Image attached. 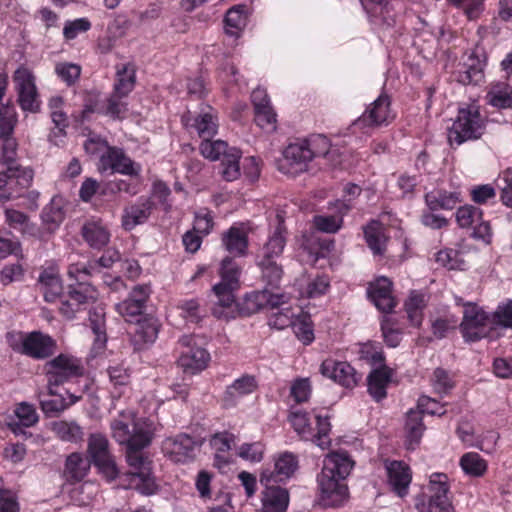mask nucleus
I'll return each instance as SVG.
<instances>
[{"label":"nucleus","mask_w":512,"mask_h":512,"mask_svg":"<svg viewBox=\"0 0 512 512\" xmlns=\"http://www.w3.org/2000/svg\"><path fill=\"white\" fill-rule=\"evenodd\" d=\"M354 462L346 453H331L323 461L318 484L321 500L326 506H339L348 496L345 479L350 474Z\"/></svg>","instance_id":"nucleus-1"},{"label":"nucleus","mask_w":512,"mask_h":512,"mask_svg":"<svg viewBox=\"0 0 512 512\" xmlns=\"http://www.w3.org/2000/svg\"><path fill=\"white\" fill-rule=\"evenodd\" d=\"M89 325L94 334L92 352L100 354L106 347L107 335L105 329V313L103 309H94L89 312Z\"/></svg>","instance_id":"nucleus-29"},{"label":"nucleus","mask_w":512,"mask_h":512,"mask_svg":"<svg viewBox=\"0 0 512 512\" xmlns=\"http://www.w3.org/2000/svg\"><path fill=\"white\" fill-rule=\"evenodd\" d=\"M38 286L46 302L56 301L63 292V285L59 273L48 268L43 270L38 278Z\"/></svg>","instance_id":"nucleus-24"},{"label":"nucleus","mask_w":512,"mask_h":512,"mask_svg":"<svg viewBox=\"0 0 512 512\" xmlns=\"http://www.w3.org/2000/svg\"><path fill=\"white\" fill-rule=\"evenodd\" d=\"M14 412L19 422L9 423V427L15 434L23 433L22 427H32L39 421L35 407L27 402L18 404Z\"/></svg>","instance_id":"nucleus-33"},{"label":"nucleus","mask_w":512,"mask_h":512,"mask_svg":"<svg viewBox=\"0 0 512 512\" xmlns=\"http://www.w3.org/2000/svg\"><path fill=\"white\" fill-rule=\"evenodd\" d=\"M297 466L296 457L291 453L285 452L276 458L273 470H263L260 476V483L262 485H269L287 480L294 474Z\"/></svg>","instance_id":"nucleus-18"},{"label":"nucleus","mask_w":512,"mask_h":512,"mask_svg":"<svg viewBox=\"0 0 512 512\" xmlns=\"http://www.w3.org/2000/svg\"><path fill=\"white\" fill-rule=\"evenodd\" d=\"M126 458L132 471L128 473L130 486L145 495L153 494L156 484L151 473V461L142 450L126 449Z\"/></svg>","instance_id":"nucleus-5"},{"label":"nucleus","mask_w":512,"mask_h":512,"mask_svg":"<svg viewBox=\"0 0 512 512\" xmlns=\"http://www.w3.org/2000/svg\"><path fill=\"white\" fill-rule=\"evenodd\" d=\"M394 118L389 97L380 95L352 125L364 133H369L371 130L389 125Z\"/></svg>","instance_id":"nucleus-6"},{"label":"nucleus","mask_w":512,"mask_h":512,"mask_svg":"<svg viewBox=\"0 0 512 512\" xmlns=\"http://www.w3.org/2000/svg\"><path fill=\"white\" fill-rule=\"evenodd\" d=\"M12 79L18 96L17 101L22 110L38 112L40 101L32 71L25 66H20L15 70Z\"/></svg>","instance_id":"nucleus-10"},{"label":"nucleus","mask_w":512,"mask_h":512,"mask_svg":"<svg viewBox=\"0 0 512 512\" xmlns=\"http://www.w3.org/2000/svg\"><path fill=\"white\" fill-rule=\"evenodd\" d=\"M88 454L92 463L99 471L112 481L118 476V469L114 457L110 453L109 441L106 436L100 433H93L88 438Z\"/></svg>","instance_id":"nucleus-7"},{"label":"nucleus","mask_w":512,"mask_h":512,"mask_svg":"<svg viewBox=\"0 0 512 512\" xmlns=\"http://www.w3.org/2000/svg\"><path fill=\"white\" fill-rule=\"evenodd\" d=\"M369 296L375 306L384 313H389L396 305L392 296V282L386 277L378 278L368 289Z\"/></svg>","instance_id":"nucleus-21"},{"label":"nucleus","mask_w":512,"mask_h":512,"mask_svg":"<svg viewBox=\"0 0 512 512\" xmlns=\"http://www.w3.org/2000/svg\"><path fill=\"white\" fill-rule=\"evenodd\" d=\"M482 212L479 208L471 205L460 207L456 212V220L460 227H472L481 220Z\"/></svg>","instance_id":"nucleus-59"},{"label":"nucleus","mask_w":512,"mask_h":512,"mask_svg":"<svg viewBox=\"0 0 512 512\" xmlns=\"http://www.w3.org/2000/svg\"><path fill=\"white\" fill-rule=\"evenodd\" d=\"M309 150L312 153V159L315 157L326 156L330 149L329 139L322 135L316 134L305 139Z\"/></svg>","instance_id":"nucleus-63"},{"label":"nucleus","mask_w":512,"mask_h":512,"mask_svg":"<svg viewBox=\"0 0 512 512\" xmlns=\"http://www.w3.org/2000/svg\"><path fill=\"white\" fill-rule=\"evenodd\" d=\"M257 387L256 380L251 375H244L236 379L230 386L227 387L223 401L226 406H233L237 399L244 395L252 393Z\"/></svg>","instance_id":"nucleus-30"},{"label":"nucleus","mask_w":512,"mask_h":512,"mask_svg":"<svg viewBox=\"0 0 512 512\" xmlns=\"http://www.w3.org/2000/svg\"><path fill=\"white\" fill-rule=\"evenodd\" d=\"M55 73L66 85L71 86L79 79L81 67L74 63L61 62L56 64Z\"/></svg>","instance_id":"nucleus-57"},{"label":"nucleus","mask_w":512,"mask_h":512,"mask_svg":"<svg viewBox=\"0 0 512 512\" xmlns=\"http://www.w3.org/2000/svg\"><path fill=\"white\" fill-rule=\"evenodd\" d=\"M431 383L434 391L440 395L447 394L454 387L450 373L443 368L435 369Z\"/></svg>","instance_id":"nucleus-58"},{"label":"nucleus","mask_w":512,"mask_h":512,"mask_svg":"<svg viewBox=\"0 0 512 512\" xmlns=\"http://www.w3.org/2000/svg\"><path fill=\"white\" fill-rule=\"evenodd\" d=\"M33 179V171L23 166H8L0 172V202H6L21 195Z\"/></svg>","instance_id":"nucleus-9"},{"label":"nucleus","mask_w":512,"mask_h":512,"mask_svg":"<svg viewBox=\"0 0 512 512\" xmlns=\"http://www.w3.org/2000/svg\"><path fill=\"white\" fill-rule=\"evenodd\" d=\"M11 347L24 355L34 359H45L54 354L55 340L49 335L39 331H33L21 337L19 344H11Z\"/></svg>","instance_id":"nucleus-11"},{"label":"nucleus","mask_w":512,"mask_h":512,"mask_svg":"<svg viewBox=\"0 0 512 512\" xmlns=\"http://www.w3.org/2000/svg\"><path fill=\"white\" fill-rule=\"evenodd\" d=\"M391 380V371L383 366L373 370L368 378V392L374 400L380 401L387 395L386 388Z\"/></svg>","instance_id":"nucleus-31"},{"label":"nucleus","mask_w":512,"mask_h":512,"mask_svg":"<svg viewBox=\"0 0 512 512\" xmlns=\"http://www.w3.org/2000/svg\"><path fill=\"white\" fill-rule=\"evenodd\" d=\"M152 437L151 427L146 421L132 420V434L127 448L143 450L150 445Z\"/></svg>","instance_id":"nucleus-36"},{"label":"nucleus","mask_w":512,"mask_h":512,"mask_svg":"<svg viewBox=\"0 0 512 512\" xmlns=\"http://www.w3.org/2000/svg\"><path fill=\"white\" fill-rule=\"evenodd\" d=\"M388 482L398 496L404 497L411 483V472L407 465L400 461H391L386 465Z\"/></svg>","instance_id":"nucleus-22"},{"label":"nucleus","mask_w":512,"mask_h":512,"mask_svg":"<svg viewBox=\"0 0 512 512\" xmlns=\"http://www.w3.org/2000/svg\"><path fill=\"white\" fill-rule=\"evenodd\" d=\"M154 209V202L149 197L141 196L123 209L121 217L122 227L126 231L133 230L136 226L148 221Z\"/></svg>","instance_id":"nucleus-17"},{"label":"nucleus","mask_w":512,"mask_h":512,"mask_svg":"<svg viewBox=\"0 0 512 512\" xmlns=\"http://www.w3.org/2000/svg\"><path fill=\"white\" fill-rule=\"evenodd\" d=\"M90 469V461L80 453L70 454L65 463V474L73 481H81Z\"/></svg>","instance_id":"nucleus-41"},{"label":"nucleus","mask_w":512,"mask_h":512,"mask_svg":"<svg viewBox=\"0 0 512 512\" xmlns=\"http://www.w3.org/2000/svg\"><path fill=\"white\" fill-rule=\"evenodd\" d=\"M415 507L418 512H452L453 509L449 498L431 495L417 497Z\"/></svg>","instance_id":"nucleus-42"},{"label":"nucleus","mask_w":512,"mask_h":512,"mask_svg":"<svg viewBox=\"0 0 512 512\" xmlns=\"http://www.w3.org/2000/svg\"><path fill=\"white\" fill-rule=\"evenodd\" d=\"M200 444L188 434H179L164 442V450L175 463H187L196 456Z\"/></svg>","instance_id":"nucleus-15"},{"label":"nucleus","mask_w":512,"mask_h":512,"mask_svg":"<svg viewBox=\"0 0 512 512\" xmlns=\"http://www.w3.org/2000/svg\"><path fill=\"white\" fill-rule=\"evenodd\" d=\"M135 85V69L131 64H124L117 69V81L114 85V94L127 96Z\"/></svg>","instance_id":"nucleus-46"},{"label":"nucleus","mask_w":512,"mask_h":512,"mask_svg":"<svg viewBox=\"0 0 512 512\" xmlns=\"http://www.w3.org/2000/svg\"><path fill=\"white\" fill-rule=\"evenodd\" d=\"M159 332V324L157 319L153 317H144L136 321L135 337L143 343H153Z\"/></svg>","instance_id":"nucleus-47"},{"label":"nucleus","mask_w":512,"mask_h":512,"mask_svg":"<svg viewBox=\"0 0 512 512\" xmlns=\"http://www.w3.org/2000/svg\"><path fill=\"white\" fill-rule=\"evenodd\" d=\"M223 245L226 250L235 255H245L248 247V239L246 234L239 228L231 227L222 238Z\"/></svg>","instance_id":"nucleus-37"},{"label":"nucleus","mask_w":512,"mask_h":512,"mask_svg":"<svg viewBox=\"0 0 512 512\" xmlns=\"http://www.w3.org/2000/svg\"><path fill=\"white\" fill-rule=\"evenodd\" d=\"M256 264L261 270L263 282L271 288H277L283 276L282 265L273 260H256Z\"/></svg>","instance_id":"nucleus-43"},{"label":"nucleus","mask_w":512,"mask_h":512,"mask_svg":"<svg viewBox=\"0 0 512 512\" xmlns=\"http://www.w3.org/2000/svg\"><path fill=\"white\" fill-rule=\"evenodd\" d=\"M240 269L236 262L226 257L221 262L220 276L221 281L213 286L218 301L213 308V314L217 318H229L230 314L226 309H230L235 303L233 291L238 287Z\"/></svg>","instance_id":"nucleus-2"},{"label":"nucleus","mask_w":512,"mask_h":512,"mask_svg":"<svg viewBox=\"0 0 512 512\" xmlns=\"http://www.w3.org/2000/svg\"><path fill=\"white\" fill-rule=\"evenodd\" d=\"M338 214L335 215H316L313 218L314 226L324 233H336L342 226L343 215L350 210V205L345 201L335 202Z\"/></svg>","instance_id":"nucleus-27"},{"label":"nucleus","mask_w":512,"mask_h":512,"mask_svg":"<svg viewBox=\"0 0 512 512\" xmlns=\"http://www.w3.org/2000/svg\"><path fill=\"white\" fill-rule=\"evenodd\" d=\"M110 382L114 386L111 392L113 397H120L124 392L122 388H126L130 384V374L128 370L122 366H111L108 369Z\"/></svg>","instance_id":"nucleus-52"},{"label":"nucleus","mask_w":512,"mask_h":512,"mask_svg":"<svg viewBox=\"0 0 512 512\" xmlns=\"http://www.w3.org/2000/svg\"><path fill=\"white\" fill-rule=\"evenodd\" d=\"M316 427L314 428V436L309 440L313 441L317 446L325 449L330 444V439L328 438V434L330 432V423L328 421V417H322L321 415H316Z\"/></svg>","instance_id":"nucleus-56"},{"label":"nucleus","mask_w":512,"mask_h":512,"mask_svg":"<svg viewBox=\"0 0 512 512\" xmlns=\"http://www.w3.org/2000/svg\"><path fill=\"white\" fill-rule=\"evenodd\" d=\"M364 235L368 247L374 254L381 255L385 250L386 238L383 233V227L378 221H371L364 228Z\"/></svg>","instance_id":"nucleus-44"},{"label":"nucleus","mask_w":512,"mask_h":512,"mask_svg":"<svg viewBox=\"0 0 512 512\" xmlns=\"http://www.w3.org/2000/svg\"><path fill=\"white\" fill-rule=\"evenodd\" d=\"M132 420L135 419L131 413H121L119 418L114 419L111 422L110 426L112 430V436L118 443L126 445L128 444L132 434V429H130Z\"/></svg>","instance_id":"nucleus-48"},{"label":"nucleus","mask_w":512,"mask_h":512,"mask_svg":"<svg viewBox=\"0 0 512 512\" xmlns=\"http://www.w3.org/2000/svg\"><path fill=\"white\" fill-rule=\"evenodd\" d=\"M292 328L296 337L304 344H310L314 340L312 323L307 316L296 318Z\"/></svg>","instance_id":"nucleus-61"},{"label":"nucleus","mask_w":512,"mask_h":512,"mask_svg":"<svg viewBox=\"0 0 512 512\" xmlns=\"http://www.w3.org/2000/svg\"><path fill=\"white\" fill-rule=\"evenodd\" d=\"M460 466L466 474L479 477L487 470L486 461L478 454L469 452L460 459Z\"/></svg>","instance_id":"nucleus-51"},{"label":"nucleus","mask_w":512,"mask_h":512,"mask_svg":"<svg viewBox=\"0 0 512 512\" xmlns=\"http://www.w3.org/2000/svg\"><path fill=\"white\" fill-rule=\"evenodd\" d=\"M424 431L422 423V413L419 410H410L407 413L406 419V433H407V447L414 449L419 444Z\"/></svg>","instance_id":"nucleus-40"},{"label":"nucleus","mask_w":512,"mask_h":512,"mask_svg":"<svg viewBox=\"0 0 512 512\" xmlns=\"http://www.w3.org/2000/svg\"><path fill=\"white\" fill-rule=\"evenodd\" d=\"M210 445L216 451V460L226 463V459L222 457L220 453L227 452L235 447L236 438L232 433L229 432L217 433L211 438Z\"/></svg>","instance_id":"nucleus-53"},{"label":"nucleus","mask_w":512,"mask_h":512,"mask_svg":"<svg viewBox=\"0 0 512 512\" xmlns=\"http://www.w3.org/2000/svg\"><path fill=\"white\" fill-rule=\"evenodd\" d=\"M99 169L102 171L111 170L113 173H120L129 176H136L140 173V165L128 157L123 149L112 146L100 156Z\"/></svg>","instance_id":"nucleus-13"},{"label":"nucleus","mask_w":512,"mask_h":512,"mask_svg":"<svg viewBox=\"0 0 512 512\" xmlns=\"http://www.w3.org/2000/svg\"><path fill=\"white\" fill-rule=\"evenodd\" d=\"M500 198L504 205L512 207V170H505L497 180Z\"/></svg>","instance_id":"nucleus-64"},{"label":"nucleus","mask_w":512,"mask_h":512,"mask_svg":"<svg viewBox=\"0 0 512 512\" xmlns=\"http://www.w3.org/2000/svg\"><path fill=\"white\" fill-rule=\"evenodd\" d=\"M52 397V399H47L43 392H39L37 394L40 408L46 417H56L60 415L63 411L81 399V396L68 393L69 401H67L66 398H64L58 392L57 396Z\"/></svg>","instance_id":"nucleus-25"},{"label":"nucleus","mask_w":512,"mask_h":512,"mask_svg":"<svg viewBox=\"0 0 512 512\" xmlns=\"http://www.w3.org/2000/svg\"><path fill=\"white\" fill-rule=\"evenodd\" d=\"M253 298L257 308H261L265 305L271 308H277L289 302V296L287 294H273L269 293L267 289L257 292Z\"/></svg>","instance_id":"nucleus-55"},{"label":"nucleus","mask_w":512,"mask_h":512,"mask_svg":"<svg viewBox=\"0 0 512 512\" xmlns=\"http://www.w3.org/2000/svg\"><path fill=\"white\" fill-rule=\"evenodd\" d=\"M210 359L209 353L201 347H187L178 359L184 372L195 374L206 368Z\"/></svg>","instance_id":"nucleus-23"},{"label":"nucleus","mask_w":512,"mask_h":512,"mask_svg":"<svg viewBox=\"0 0 512 512\" xmlns=\"http://www.w3.org/2000/svg\"><path fill=\"white\" fill-rule=\"evenodd\" d=\"M65 214L62 209L61 199L53 198L43 209L41 218L50 231L55 230L64 220Z\"/></svg>","instance_id":"nucleus-49"},{"label":"nucleus","mask_w":512,"mask_h":512,"mask_svg":"<svg viewBox=\"0 0 512 512\" xmlns=\"http://www.w3.org/2000/svg\"><path fill=\"white\" fill-rule=\"evenodd\" d=\"M425 201L430 210L453 209L460 202V193L433 190L425 195Z\"/></svg>","instance_id":"nucleus-32"},{"label":"nucleus","mask_w":512,"mask_h":512,"mask_svg":"<svg viewBox=\"0 0 512 512\" xmlns=\"http://www.w3.org/2000/svg\"><path fill=\"white\" fill-rule=\"evenodd\" d=\"M489 316L475 303H466L463 310V319L459 325L463 338L467 342L478 341L488 335Z\"/></svg>","instance_id":"nucleus-8"},{"label":"nucleus","mask_w":512,"mask_h":512,"mask_svg":"<svg viewBox=\"0 0 512 512\" xmlns=\"http://www.w3.org/2000/svg\"><path fill=\"white\" fill-rule=\"evenodd\" d=\"M82 236L93 248H101L109 241V233L99 222H87L82 227Z\"/></svg>","instance_id":"nucleus-39"},{"label":"nucleus","mask_w":512,"mask_h":512,"mask_svg":"<svg viewBox=\"0 0 512 512\" xmlns=\"http://www.w3.org/2000/svg\"><path fill=\"white\" fill-rule=\"evenodd\" d=\"M312 161V153L304 140L289 144L283 152L281 170L284 173L297 175L307 170Z\"/></svg>","instance_id":"nucleus-12"},{"label":"nucleus","mask_w":512,"mask_h":512,"mask_svg":"<svg viewBox=\"0 0 512 512\" xmlns=\"http://www.w3.org/2000/svg\"><path fill=\"white\" fill-rule=\"evenodd\" d=\"M51 430L62 441L76 443L83 439V430L76 421L59 420L51 423Z\"/></svg>","instance_id":"nucleus-35"},{"label":"nucleus","mask_w":512,"mask_h":512,"mask_svg":"<svg viewBox=\"0 0 512 512\" xmlns=\"http://www.w3.org/2000/svg\"><path fill=\"white\" fill-rule=\"evenodd\" d=\"M485 62L471 54L458 72L457 80L464 85H478L484 80Z\"/></svg>","instance_id":"nucleus-28"},{"label":"nucleus","mask_w":512,"mask_h":512,"mask_svg":"<svg viewBox=\"0 0 512 512\" xmlns=\"http://www.w3.org/2000/svg\"><path fill=\"white\" fill-rule=\"evenodd\" d=\"M182 122L186 128L194 129L203 140L211 139L217 133V116L210 105H202L195 118H192L191 113L187 112L182 116Z\"/></svg>","instance_id":"nucleus-14"},{"label":"nucleus","mask_w":512,"mask_h":512,"mask_svg":"<svg viewBox=\"0 0 512 512\" xmlns=\"http://www.w3.org/2000/svg\"><path fill=\"white\" fill-rule=\"evenodd\" d=\"M263 512H285L289 504V494L284 488L274 486L273 483L264 485Z\"/></svg>","instance_id":"nucleus-26"},{"label":"nucleus","mask_w":512,"mask_h":512,"mask_svg":"<svg viewBox=\"0 0 512 512\" xmlns=\"http://www.w3.org/2000/svg\"><path fill=\"white\" fill-rule=\"evenodd\" d=\"M289 420L294 430L305 440L314 436V427L311 426L308 414L303 411H295L290 414Z\"/></svg>","instance_id":"nucleus-54"},{"label":"nucleus","mask_w":512,"mask_h":512,"mask_svg":"<svg viewBox=\"0 0 512 512\" xmlns=\"http://www.w3.org/2000/svg\"><path fill=\"white\" fill-rule=\"evenodd\" d=\"M485 129V121L476 105L460 108L458 116L448 131L450 145H461L465 141L481 137Z\"/></svg>","instance_id":"nucleus-4"},{"label":"nucleus","mask_w":512,"mask_h":512,"mask_svg":"<svg viewBox=\"0 0 512 512\" xmlns=\"http://www.w3.org/2000/svg\"><path fill=\"white\" fill-rule=\"evenodd\" d=\"M320 373L346 388L355 387L360 380L355 369L346 361L326 359L320 366Z\"/></svg>","instance_id":"nucleus-16"},{"label":"nucleus","mask_w":512,"mask_h":512,"mask_svg":"<svg viewBox=\"0 0 512 512\" xmlns=\"http://www.w3.org/2000/svg\"><path fill=\"white\" fill-rule=\"evenodd\" d=\"M427 304L426 295L419 291H412L405 302V309L412 325L419 326L422 322V310Z\"/></svg>","instance_id":"nucleus-45"},{"label":"nucleus","mask_w":512,"mask_h":512,"mask_svg":"<svg viewBox=\"0 0 512 512\" xmlns=\"http://www.w3.org/2000/svg\"><path fill=\"white\" fill-rule=\"evenodd\" d=\"M248 15L245 5H237L230 8L225 17V30L231 36L238 37L246 27Z\"/></svg>","instance_id":"nucleus-34"},{"label":"nucleus","mask_w":512,"mask_h":512,"mask_svg":"<svg viewBox=\"0 0 512 512\" xmlns=\"http://www.w3.org/2000/svg\"><path fill=\"white\" fill-rule=\"evenodd\" d=\"M232 147L228 146L225 141L217 140L211 141L210 139L203 140L200 144L201 154L212 161H221L226 154L230 153Z\"/></svg>","instance_id":"nucleus-50"},{"label":"nucleus","mask_w":512,"mask_h":512,"mask_svg":"<svg viewBox=\"0 0 512 512\" xmlns=\"http://www.w3.org/2000/svg\"><path fill=\"white\" fill-rule=\"evenodd\" d=\"M97 299L96 290L80 282L77 287L69 290V300L62 302L60 312L67 318H73L80 305L94 302Z\"/></svg>","instance_id":"nucleus-20"},{"label":"nucleus","mask_w":512,"mask_h":512,"mask_svg":"<svg viewBox=\"0 0 512 512\" xmlns=\"http://www.w3.org/2000/svg\"><path fill=\"white\" fill-rule=\"evenodd\" d=\"M428 490L431 496L448 498L449 492L448 476L444 473H433L430 476Z\"/></svg>","instance_id":"nucleus-60"},{"label":"nucleus","mask_w":512,"mask_h":512,"mask_svg":"<svg viewBox=\"0 0 512 512\" xmlns=\"http://www.w3.org/2000/svg\"><path fill=\"white\" fill-rule=\"evenodd\" d=\"M286 227L280 220L274 231L268 236L267 241L260 247L256 254V260L278 261L286 246Z\"/></svg>","instance_id":"nucleus-19"},{"label":"nucleus","mask_w":512,"mask_h":512,"mask_svg":"<svg viewBox=\"0 0 512 512\" xmlns=\"http://www.w3.org/2000/svg\"><path fill=\"white\" fill-rule=\"evenodd\" d=\"M240 159L241 151L236 147H232L230 153L222 158L220 161V174L224 180L231 182L241 176Z\"/></svg>","instance_id":"nucleus-38"},{"label":"nucleus","mask_w":512,"mask_h":512,"mask_svg":"<svg viewBox=\"0 0 512 512\" xmlns=\"http://www.w3.org/2000/svg\"><path fill=\"white\" fill-rule=\"evenodd\" d=\"M47 395L57 396L56 387L73 381L84 374V367L79 359L67 354H60L46 362Z\"/></svg>","instance_id":"nucleus-3"},{"label":"nucleus","mask_w":512,"mask_h":512,"mask_svg":"<svg viewBox=\"0 0 512 512\" xmlns=\"http://www.w3.org/2000/svg\"><path fill=\"white\" fill-rule=\"evenodd\" d=\"M295 316L296 314L291 310V308H282L278 312L271 315L269 319V325L278 330H282L289 326L293 327L296 321Z\"/></svg>","instance_id":"nucleus-62"}]
</instances>
